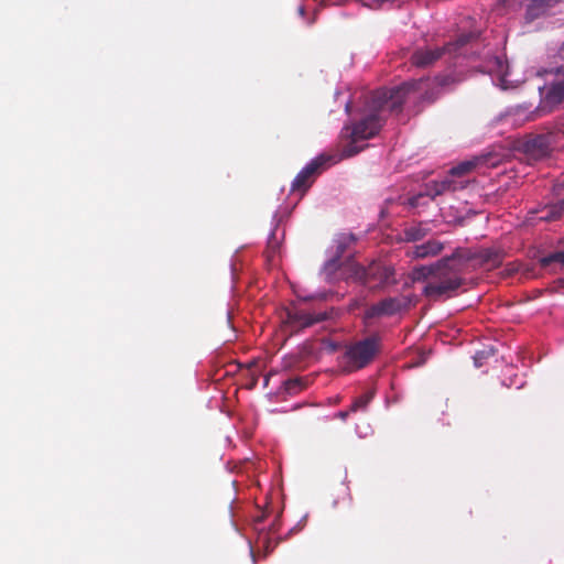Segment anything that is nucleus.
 I'll list each match as a JSON object with an SVG mask.
<instances>
[{
    "label": "nucleus",
    "mask_w": 564,
    "mask_h": 564,
    "mask_svg": "<svg viewBox=\"0 0 564 564\" xmlns=\"http://www.w3.org/2000/svg\"><path fill=\"white\" fill-rule=\"evenodd\" d=\"M422 84L423 80H419L404 83L392 89L378 90L372 97L373 111L352 124L349 133L350 143L345 147L344 155L352 156L357 154L360 149L355 147V143L371 139L380 131L383 121L380 113L384 110L400 111L406 95L412 90L420 89Z\"/></svg>",
    "instance_id": "nucleus-1"
},
{
    "label": "nucleus",
    "mask_w": 564,
    "mask_h": 564,
    "mask_svg": "<svg viewBox=\"0 0 564 564\" xmlns=\"http://www.w3.org/2000/svg\"><path fill=\"white\" fill-rule=\"evenodd\" d=\"M466 273L468 272L465 264L454 250L451 256L443 257L435 262L433 279L429 280L422 293L434 302L451 299L465 284L464 275Z\"/></svg>",
    "instance_id": "nucleus-2"
},
{
    "label": "nucleus",
    "mask_w": 564,
    "mask_h": 564,
    "mask_svg": "<svg viewBox=\"0 0 564 564\" xmlns=\"http://www.w3.org/2000/svg\"><path fill=\"white\" fill-rule=\"evenodd\" d=\"M382 348L379 334H372L346 347L344 352L345 371L354 372L366 368L380 354Z\"/></svg>",
    "instance_id": "nucleus-3"
},
{
    "label": "nucleus",
    "mask_w": 564,
    "mask_h": 564,
    "mask_svg": "<svg viewBox=\"0 0 564 564\" xmlns=\"http://www.w3.org/2000/svg\"><path fill=\"white\" fill-rule=\"evenodd\" d=\"M456 256L463 261L467 272H473L479 268L492 270L498 268L505 258V252L499 248H480L473 250L458 247L455 249Z\"/></svg>",
    "instance_id": "nucleus-4"
},
{
    "label": "nucleus",
    "mask_w": 564,
    "mask_h": 564,
    "mask_svg": "<svg viewBox=\"0 0 564 564\" xmlns=\"http://www.w3.org/2000/svg\"><path fill=\"white\" fill-rule=\"evenodd\" d=\"M474 37L473 33L462 34L457 37L455 42H448L443 46L430 48V47H420L416 48L411 57L410 62L413 66L425 68L432 66L435 62H437L445 54H453L459 47L466 45Z\"/></svg>",
    "instance_id": "nucleus-5"
},
{
    "label": "nucleus",
    "mask_w": 564,
    "mask_h": 564,
    "mask_svg": "<svg viewBox=\"0 0 564 564\" xmlns=\"http://www.w3.org/2000/svg\"><path fill=\"white\" fill-rule=\"evenodd\" d=\"M332 160V156L324 154L313 159L294 177L291 184V192L304 195L316 178L327 169Z\"/></svg>",
    "instance_id": "nucleus-6"
},
{
    "label": "nucleus",
    "mask_w": 564,
    "mask_h": 564,
    "mask_svg": "<svg viewBox=\"0 0 564 564\" xmlns=\"http://www.w3.org/2000/svg\"><path fill=\"white\" fill-rule=\"evenodd\" d=\"M413 305V297L409 295H399L386 297L376 304L369 306L365 312V319H372L381 316H392L403 311L410 310Z\"/></svg>",
    "instance_id": "nucleus-7"
},
{
    "label": "nucleus",
    "mask_w": 564,
    "mask_h": 564,
    "mask_svg": "<svg viewBox=\"0 0 564 564\" xmlns=\"http://www.w3.org/2000/svg\"><path fill=\"white\" fill-rule=\"evenodd\" d=\"M352 275L362 284H370L371 282L387 284L394 276V269L373 261L368 267L355 264Z\"/></svg>",
    "instance_id": "nucleus-8"
},
{
    "label": "nucleus",
    "mask_w": 564,
    "mask_h": 564,
    "mask_svg": "<svg viewBox=\"0 0 564 564\" xmlns=\"http://www.w3.org/2000/svg\"><path fill=\"white\" fill-rule=\"evenodd\" d=\"M557 57L562 63L552 70L555 77L549 85L542 100L550 110L564 101V43L557 51Z\"/></svg>",
    "instance_id": "nucleus-9"
},
{
    "label": "nucleus",
    "mask_w": 564,
    "mask_h": 564,
    "mask_svg": "<svg viewBox=\"0 0 564 564\" xmlns=\"http://www.w3.org/2000/svg\"><path fill=\"white\" fill-rule=\"evenodd\" d=\"M554 140L555 135L553 133L538 134L528 138L523 142L522 149L529 160L540 161L550 155Z\"/></svg>",
    "instance_id": "nucleus-10"
},
{
    "label": "nucleus",
    "mask_w": 564,
    "mask_h": 564,
    "mask_svg": "<svg viewBox=\"0 0 564 564\" xmlns=\"http://www.w3.org/2000/svg\"><path fill=\"white\" fill-rule=\"evenodd\" d=\"M328 317L329 313L327 311L311 313L302 310H290L286 312L285 322L292 329H301L326 321Z\"/></svg>",
    "instance_id": "nucleus-11"
},
{
    "label": "nucleus",
    "mask_w": 564,
    "mask_h": 564,
    "mask_svg": "<svg viewBox=\"0 0 564 564\" xmlns=\"http://www.w3.org/2000/svg\"><path fill=\"white\" fill-rule=\"evenodd\" d=\"M467 182L463 181H454L451 177H445L442 181H432L425 184L424 192L427 197L431 199L436 198L440 195L446 194L448 192H456L466 186Z\"/></svg>",
    "instance_id": "nucleus-12"
},
{
    "label": "nucleus",
    "mask_w": 564,
    "mask_h": 564,
    "mask_svg": "<svg viewBox=\"0 0 564 564\" xmlns=\"http://www.w3.org/2000/svg\"><path fill=\"white\" fill-rule=\"evenodd\" d=\"M444 248V242L436 239H430L426 242L414 246L406 251V254L412 259L433 258L441 254Z\"/></svg>",
    "instance_id": "nucleus-13"
},
{
    "label": "nucleus",
    "mask_w": 564,
    "mask_h": 564,
    "mask_svg": "<svg viewBox=\"0 0 564 564\" xmlns=\"http://www.w3.org/2000/svg\"><path fill=\"white\" fill-rule=\"evenodd\" d=\"M435 270V262L429 265H420L413 268L410 273V279L412 282H429V280L433 279Z\"/></svg>",
    "instance_id": "nucleus-14"
},
{
    "label": "nucleus",
    "mask_w": 564,
    "mask_h": 564,
    "mask_svg": "<svg viewBox=\"0 0 564 564\" xmlns=\"http://www.w3.org/2000/svg\"><path fill=\"white\" fill-rule=\"evenodd\" d=\"M549 9H550V7L546 6V3H544V1H542V0H532L530 2V4L528 6V8H527L525 20L528 22H532L535 19H538V18L542 17L543 14H545Z\"/></svg>",
    "instance_id": "nucleus-15"
},
{
    "label": "nucleus",
    "mask_w": 564,
    "mask_h": 564,
    "mask_svg": "<svg viewBox=\"0 0 564 564\" xmlns=\"http://www.w3.org/2000/svg\"><path fill=\"white\" fill-rule=\"evenodd\" d=\"M429 234V229L425 228L422 224L413 225L404 228L403 230V239L408 242L420 241L425 238Z\"/></svg>",
    "instance_id": "nucleus-16"
},
{
    "label": "nucleus",
    "mask_w": 564,
    "mask_h": 564,
    "mask_svg": "<svg viewBox=\"0 0 564 564\" xmlns=\"http://www.w3.org/2000/svg\"><path fill=\"white\" fill-rule=\"evenodd\" d=\"M478 162V159L460 162L449 170V176L463 177L474 171Z\"/></svg>",
    "instance_id": "nucleus-17"
},
{
    "label": "nucleus",
    "mask_w": 564,
    "mask_h": 564,
    "mask_svg": "<svg viewBox=\"0 0 564 564\" xmlns=\"http://www.w3.org/2000/svg\"><path fill=\"white\" fill-rule=\"evenodd\" d=\"M540 264L542 268H549L552 264H561L564 265V250L552 252L540 259Z\"/></svg>",
    "instance_id": "nucleus-18"
},
{
    "label": "nucleus",
    "mask_w": 564,
    "mask_h": 564,
    "mask_svg": "<svg viewBox=\"0 0 564 564\" xmlns=\"http://www.w3.org/2000/svg\"><path fill=\"white\" fill-rule=\"evenodd\" d=\"M375 395L373 391H367L360 397H358L350 405V412H357L359 410H365Z\"/></svg>",
    "instance_id": "nucleus-19"
},
{
    "label": "nucleus",
    "mask_w": 564,
    "mask_h": 564,
    "mask_svg": "<svg viewBox=\"0 0 564 564\" xmlns=\"http://www.w3.org/2000/svg\"><path fill=\"white\" fill-rule=\"evenodd\" d=\"M284 387L289 393H297L302 390V382L297 378L289 379L285 381Z\"/></svg>",
    "instance_id": "nucleus-20"
},
{
    "label": "nucleus",
    "mask_w": 564,
    "mask_h": 564,
    "mask_svg": "<svg viewBox=\"0 0 564 564\" xmlns=\"http://www.w3.org/2000/svg\"><path fill=\"white\" fill-rule=\"evenodd\" d=\"M424 197H427L425 192H421L416 195H413L411 196L409 199H408V204L411 206V207H419L421 206L423 203L421 202Z\"/></svg>",
    "instance_id": "nucleus-21"
},
{
    "label": "nucleus",
    "mask_w": 564,
    "mask_h": 564,
    "mask_svg": "<svg viewBox=\"0 0 564 564\" xmlns=\"http://www.w3.org/2000/svg\"><path fill=\"white\" fill-rule=\"evenodd\" d=\"M435 83L438 87H445V86L449 85L451 83H453V78L449 76L436 77Z\"/></svg>",
    "instance_id": "nucleus-22"
},
{
    "label": "nucleus",
    "mask_w": 564,
    "mask_h": 564,
    "mask_svg": "<svg viewBox=\"0 0 564 564\" xmlns=\"http://www.w3.org/2000/svg\"><path fill=\"white\" fill-rule=\"evenodd\" d=\"M276 248H278V245H276L275 242H274V243H271V242H270V243L268 245L267 250H265L267 256H268V257H272V256L275 253Z\"/></svg>",
    "instance_id": "nucleus-23"
},
{
    "label": "nucleus",
    "mask_w": 564,
    "mask_h": 564,
    "mask_svg": "<svg viewBox=\"0 0 564 564\" xmlns=\"http://www.w3.org/2000/svg\"><path fill=\"white\" fill-rule=\"evenodd\" d=\"M485 357H486V356H485V351H479V352H477V354H476V356L474 357L476 366H478V367H479V366H481V365H482L481 360H482Z\"/></svg>",
    "instance_id": "nucleus-24"
},
{
    "label": "nucleus",
    "mask_w": 564,
    "mask_h": 564,
    "mask_svg": "<svg viewBox=\"0 0 564 564\" xmlns=\"http://www.w3.org/2000/svg\"><path fill=\"white\" fill-rule=\"evenodd\" d=\"M350 412V409L348 411H339L336 416L340 420L345 421Z\"/></svg>",
    "instance_id": "nucleus-25"
},
{
    "label": "nucleus",
    "mask_w": 564,
    "mask_h": 564,
    "mask_svg": "<svg viewBox=\"0 0 564 564\" xmlns=\"http://www.w3.org/2000/svg\"><path fill=\"white\" fill-rule=\"evenodd\" d=\"M328 346H329L330 350H333V351H335L337 349V347H338V345L333 343V341H329Z\"/></svg>",
    "instance_id": "nucleus-26"
},
{
    "label": "nucleus",
    "mask_w": 564,
    "mask_h": 564,
    "mask_svg": "<svg viewBox=\"0 0 564 564\" xmlns=\"http://www.w3.org/2000/svg\"><path fill=\"white\" fill-rule=\"evenodd\" d=\"M269 543H270L269 540L267 538H264L263 545L267 551H269Z\"/></svg>",
    "instance_id": "nucleus-27"
},
{
    "label": "nucleus",
    "mask_w": 564,
    "mask_h": 564,
    "mask_svg": "<svg viewBox=\"0 0 564 564\" xmlns=\"http://www.w3.org/2000/svg\"><path fill=\"white\" fill-rule=\"evenodd\" d=\"M250 553H251V556H252L253 563H256V555H254L253 551L251 550V551H250Z\"/></svg>",
    "instance_id": "nucleus-28"
},
{
    "label": "nucleus",
    "mask_w": 564,
    "mask_h": 564,
    "mask_svg": "<svg viewBox=\"0 0 564 564\" xmlns=\"http://www.w3.org/2000/svg\"><path fill=\"white\" fill-rule=\"evenodd\" d=\"M349 107H350V105H349V104H347V105H346V110H347V111H349Z\"/></svg>",
    "instance_id": "nucleus-29"
}]
</instances>
